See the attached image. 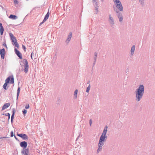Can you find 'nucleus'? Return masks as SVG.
<instances>
[{"label":"nucleus","mask_w":155,"mask_h":155,"mask_svg":"<svg viewBox=\"0 0 155 155\" xmlns=\"http://www.w3.org/2000/svg\"><path fill=\"white\" fill-rule=\"evenodd\" d=\"M107 127L106 126L105 127L102 134L100 137L99 142L98 144V148L97 150L98 152L100 151L101 150L102 146L104 144V142L107 138V137L106 135V134L107 131Z\"/></svg>","instance_id":"obj_1"},{"label":"nucleus","mask_w":155,"mask_h":155,"mask_svg":"<svg viewBox=\"0 0 155 155\" xmlns=\"http://www.w3.org/2000/svg\"><path fill=\"white\" fill-rule=\"evenodd\" d=\"M144 92V87L142 84L140 85L136 91V97H142L143 95Z\"/></svg>","instance_id":"obj_2"},{"label":"nucleus","mask_w":155,"mask_h":155,"mask_svg":"<svg viewBox=\"0 0 155 155\" xmlns=\"http://www.w3.org/2000/svg\"><path fill=\"white\" fill-rule=\"evenodd\" d=\"M114 10L115 12L116 15L117 16L118 18L119 19V21L121 23L123 20V17L122 15V14L116 8L114 7V6H113Z\"/></svg>","instance_id":"obj_3"},{"label":"nucleus","mask_w":155,"mask_h":155,"mask_svg":"<svg viewBox=\"0 0 155 155\" xmlns=\"http://www.w3.org/2000/svg\"><path fill=\"white\" fill-rule=\"evenodd\" d=\"M9 35L11 38L12 44L13 45H15L17 48H18L19 47L18 44L17 43L16 38L14 37L11 33H9Z\"/></svg>","instance_id":"obj_4"},{"label":"nucleus","mask_w":155,"mask_h":155,"mask_svg":"<svg viewBox=\"0 0 155 155\" xmlns=\"http://www.w3.org/2000/svg\"><path fill=\"white\" fill-rule=\"evenodd\" d=\"M117 9L119 11H123V8L122 4L120 0L116 1V2H114Z\"/></svg>","instance_id":"obj_5"},{"label":"nucleus","mask_w":155,"mask_h":155,"mask_svg":"<svg viewBox=\"0 0 155 155\" xmlns=\"http://www.w3.org/2000/svg\"><path fill=\"white\" fill-rule=\"evenodd\" d=\"M24 64V71L25 73H27L28 71L29 65L27 60L25 58L22 61Z\"/></svg>","instance_id":"obj_6"},{"label":"nucleus","mask_w":155,"mask_h":155,"mask_svg":"<svg viewBox=\"0 0 155 155\" xmlns=\"http://www.w3.org/2000/svg\"><path fill=\"white\" fill-rule=\"evenodd\" d=\"M8 83L13 84L14 83V79L13 75H12L8 77L5 80Z\"/></svg>","instance_id":"obj_7"},{"label":"nucleus","mask_w":155,"mask_h":155,"mask_svg":"<svg viewBox=\"0 0 155 155\" xmlns=\"http://www.w3.org/2000/svg\"><path fill=\"white\" fill-rule=\"evenodd\" d=\"M109 22L110 24L111 27H113L114 26V19L113 17H111L110 14L109 15Z\"/></svg>","instance_id":"obj_8"},{"label":"nucleus","mask_w":155,"mask_h":155,"mask_svg":"<svg viewBox=\"0 0 155 155\" xmlns=\"http://www.w3.org/2000/svg\"><path fill=\"white\" fill-rule=\"evenodd\" d=\"M17 135L21 137L23 140H28V137L27 135L25 134H17Z\"/></svg>","instance_id":"obj_9"},{"label":"nucleus","mask_w":155,"mask_h":155,"mask_svg":"<svg viewBox=\"0 0 155 155\" xmlns=\"http://www.w3.org/2000/svg\"><path fill=\"white\" fill-rule=\"evenodd\" d=\"M20 145L21 147L23 148V149H26V147L28 145V143L27 142L24 141L20 143Z\"/></svg>","instance_id":"obj_10"},{"label":"nucleus","mask_w":155,"mask_h":155,"mask_svg":"<svg viewBox=\"0 0 155 155\" xmlns=\"http://www.w3.org/2000/svg\"><path fill=\"white\" fill-rule=\"evenodd\" d=\"M14 51L15 53L19 57V58L21 59L22 58V56L21 53L15 48Z\"/></svg>","instance_id":"obj_11"},{"label":"nucleus","mask_w":155,"mask_h":155,"mask_svg":"<svg viewBox=\"0 0 155 155\" xmlns=\"http://www.w3.org/2000/svg\"><path fill=\"white\" fill-rule=\"evenodd\" d=\"M5 53V51L4 48L0 50V54L2 59H4V58Z\"/></svg>","instance_id":"obj_12"},{"label":"nucleus","mask_w":155,"mask_h":155,"mask_svg":"<svg viewBox=\"0 0 155 155\" xmlns=\"http://www.w3.org/2000/svg\"><path fill=\"white\" fill-rule=\"evenodd\" d=\"M72 34L71 32H70L69 33V34L67 38L65 41V42L66 43L67 45H68L69 43L71 41V39L72 38Z\"/></svg>","instance_id":"obj_13"},{"label":"nucleus","mask_w":155,"mask_h":155,"mask_svg":"<svg viewBox=\"0 0 155 155\" xmlns=\"http://www.w3.org/2000/svg\"><path fill=\"white\" fill-rule=\"evenodd\" d=\"M21 153L22 154V155H28L29 153L28 148L23 149L21 151Z\"/></svg>","instance_id":"obj_14"},{"label":"nucleus","mask_w":155,"mask_h":155,"mask_svg":"<svg viewBox=\"0 0 155 155\" xmlns=\"http://www.w3.org/2000/svg\"><path fill=\"white\" fill-rule=\"evenodd\" d=\"M10 105V104L9 103H7L5 104L2 107V110H4L7 108Z\"/></svg>","instance_id":"obj_15"},{"label":"nucleus","mask_w":155,"mask_h":155,"mask_svg":"<svg viewBox=\"0 0 155 155\" xmlns=\"http://www.w3.org/2000/svg\"><path fill=\"white\" fill-rule=\"evenodd\" d=\"M135 50V45H133L131 48L130 50V55L131 56H133L134 54V51Z\"/></svg>","instance_id":"obj_16"},{"label":"nucleus","mask_w":155,"mask_h":155,"mask_svg":"<svg viewBox=\"0 0 155 155\" xmlns=\"http://www.w3.org/2000/svg\"><path fill=\"white\" fill-rule=\"evenodd\" d=\"M140 5L142 7H144L145 4L144 2V0H138Z\"/></svg>","instance_id":"obj_17"},{"label":"nucleus","mask_w":155,"mask_h":155,"mask_svg":"<svg viewBox=\"0 0 155 155\" xmlns=\"http://www.w3.org/2000/svg\"><path fill=\"white\" fill-rule=\"evenodd\" d=\"M18 17L17 16L12 14L10 15L9 17V18L12 19H16Z\"/></svg>","instance_id":"obj_18"},{"label":"nucleus","mask_w":155,"mask_h":155,"mask_svg":"<svg viewBox=\"0 0 155 155\" xmlns=\"http://www.w3.org/2000/svg\"><path fill=\"white\" fill-rule=\"evenodd\" d=\"M48 18V10L47 13L46 15H45L44 20H43V22H45Z\"/></svg>","instance_id":"obj_19"},{"label":"nucleus","mask_w":155,"mask_h":155,"mask_svg":"<svg viewBox=\"0 0 155 155\" xmlns=\"http://www.w3.org/2000/svg\"><path fill=\"white\" fill-rule=\"evenodd\" d=\"M8 84V83L6 81H5V83L3 85V88L5 90H7L8 87V86L7 87Z\"/></svg>","instance_id":"obj_20"},{"label":"nucleus","mask_w":155,"mask_h":155,"mask_svg":"<svg viewBox=\"0 0 155 155\" xmlns=\"http://www.w3.org/2000/svg\"><path fill=\"white\" fill-rule=\"evenodd\" d=\"M4 31V29L3 27L0 28V32L1 35H2Z\"/></svg>","instance_id":"obj_21"},{"label":"nucleus","mask_w":155,"mask_h":155,"mask_svg":"<svg viewBox=\"0 0 155 155\" xmlns=\"http://www.w3.org/2000/svg\"><path fill=\"white\" fill-rule=\"evenodd\" d=\"M17 91V97H18L19 95L20 92V89L19 87H18V88Z\"/></svg>","instance_id":"obj_22"},{"label":"nucleus","mask_w":155,"mask_h":155,"mask_svg":"<svg viewBox=\"0 0 155 155\" xmlns=\"http://www.w3.org/2000/svg\"><path fill=\"white\" fill-rule=\"evenodd\" d=\"M97 52H95L94 53V60L95 61H96L97 57Z\"/></svg>","instance_id":"obj_23"},{"label":"nucleus","mask_w":155,"mask_h":155,"mask_svg":"<svg viewBox=\"0 0 155 155\" xmlns=\"http://www.w3.org/2000/svg\"><path fill=\"white\" fill-rule=\"evenodd\" d=\"M5 116H8V122L10 117V114L8 113H6V114H5Z\"/></svg>","instance_id":"obj_24"},{"label":"nucleus","mask_w":155,"mask_h":155,"mask_svg":"<svg viewBox=\"0 0 155 155\" xmlns=\"http://www.w3.org/2000/svg\"><path fill=\"white\" fill-rule=\"evenodd\" d=\"M78 90L77 89H76L75 91L74 92V97H77V94H78Z\"/></svg>","instance_id":"obj_25"},{"label":"nucleus","mask_w":155,"mask_h":155,"mask_svg":"<svg viewBox=\"0 0 155 155\" xmlns=\"http://www.w3.org/2000/svg\"><path fill=\"white\" fill-rule=\"evenodd\" d=\"M15 115L12 114L11 117V122L12 123L13 122V119L14 118Z\"/></svg>","instance_id":"obj_26"},{"label":"nucleus","mask_w":155,"mask_h":155,"mask_svg":"<svg viewBox=\"0 0 155 155\" xmlns=\"http://www.w3.org/2000/svg\"><path fill=\"white\" fill-rule=\"evenodd\" d=\"M91 87L90 85L89 84V86L87 88L86 91L88 93Z\"/></svg>","instance_id":"obj_27"},{"label":"nucleus","mask_w":155,"mask_h":155,"mask_svg":"<svg viewBox=\"0 0 155 155\" xmlns=\"http://www.w3.org/2000/svg\"><path fill=\"white\" fill-rule=\"evenodd\" d=\"M98 6H97V7H96L95 8V13L96 14H97L98 12Z\"/></svg>","instance_id":"obj_28"},{"label":"nucleus","mask_w":155,"mask_h":155,"mask_svg":"<svg viewBox=\"0 0 155 155\" xmlns=\"http://www.w3.org/2000/svg\"><path fill=\"white\" fill-rule=\"evenodd\" d=\"M27 110L25 109H23L22 110V113L25 115L27 113Z\"/></svg>","instance_id":"obj_29"},{"label":"nucleus","mask_w":155,"mask_h":155,"mask_svg":"<svg viewBox=\"0 0 155 155\" xmlns=\"http://www.w3.org/2000/svg\"><path fill=\"white\" fill-rule=\"evenodd\" d=\"M125 73H127V74H126L127 75V74H129V69L128 68H127L126 69Z\"/></svg>","instance_id":"obj_30"},{"label":"nucleus","mask_w":155,"mask_h":155,"mask_svg":"<svg viewBox=\"0 0 155 155\" xmlns=\"http://www.w3.org/2000/svg\"><path fill=\"white\" fill-rule=\"evenodd\" d=\"M15 108H13L12 109V114L13 115H15Z\"/></svg>","instance_id":"obj_31"},{"label":"nucleus","mask_w":155,"mask_h":155,"mask_svg":"<svg viewBox=\"0 0 155 155\" xmlns=\"http://www.w3.org/2000/svg\"><path fill=\"white\" fill-rule=\"evenodd\" d=\"M14 135H14L13 131H11V135H10L11 137H12L13 136H14Z\"/></svg>","instance_id":"obj_32"},{"label":"nucleus","mask_w":155,"mask_h":155,"mask_svg":"<svg viewBox=\"0 0 155 155\" xmlns=\"http://www.w3.org/2000/svg\"><path fill=\"white\" fill-rule=\"evenodd\" d=\"M14 2V3L15 4H18V2L17 0H13Z\"/></svg>","instance_id":"obj_33"},{"label":"nucleus","mask_w":155,"mask_h":155,"mask_svg":"<svg viewBox=\"0 0 155 155\" xmlns=\"http://www.w3.org/2000/svg\"><path fill=\"white\" fill-rule=\"evenodd\" d=\"M29 108V104H28L26 105L25 107V108L26 109H28Z\"/></svg>","instance_id":"obj_34"},{"label":"nucleus","mask_w":155,"mask_h":155,"mask_svg":"<svg viewBox=\"0 0 155 155\" xmlns=\"http://www.w3.org/2000/svg\"><path fill=\"white\" fill-rule=\"evenodd\" d=\"M22 48L23 49L24 51L25 52L26 51V47L24 45H22Z\"/></svg>","instance_id":"obj_35"},{"label":"nucleus","mask_w":155,"mask_h":155,"mask_svg":"<svg viewBox=\"0 0 155 155\" xmlns=\"http://www.w3.org/2000/svg\"><path fill=\"white\" fill-rule=\"evenodd\" d=\"M2 45L3 46L5 47L6 48H7V45L5 43H4Z\"/></svg>","instance_id":"obj_36"},{"label":"nucleus","mask_w":155,"mask_h":155,"mask_svg":"<svg viewBox=\"0 0 155 155\" xmlns=\"http://www.w3.org/2000/svg\"><path fill=\"white\" fill-rule=\"evenodd\" d=\"M14 137L15 138V139L18 141H19V140H18V138L16 137L15 136V135H14Z\"/></svg>","instance_id":"obj_37"},{"label":"nucleus","mask_w":155,"mask_h":155,"mask_svg":"<svg viewBox=\"0 0 155 155\" xmlns=\"http://www.w3.org/2000/svg\"><path fill=\"white\" fill-rule=\"evenodd\" d=\"M94 6H96V7L98 6V4L97 2H96V3H95V4L94 5Z\"/></svg>","instance_id":"obj_38"},{"label":"nucleus","mask_w":155,"mask_h":155,"mask_svg":"<svg viewBox=\"0 0 155 155\" xmlns=\"http://www.w3.org/2000/svg\"><path fill=\"white\" fill-rule=\"evenodd\" d=\"M96 61H94V63H93V67L94 66V65L96 63Z\"/></svg>","instance_id":"obj_39"},{"label":"nucleus","mask_w":155,"mask_h":155,"mask_svg":"<svg viewBox=\"0 0 155 155\" xmlns=\"http://www.w3.org/2000/svg\"><path fill=\"white\" fill-rule=\"evenodd\" d=\"M55 57H54L53 58V60H55L56 58H57V56H56V54H55Z\"/></svg>","instance_id":"obj_40"},{"label":"nucleus","mask_w":155,"mask_h":155,"mask_svg":"<svg viewBox=\"0 0 155 155\" xmlns=\"http://www.w3.org/2000/svg\"><path fill=\"white\" fill-rule=\"evenodd\" d=\"M92 120H90V126L91 125V124H92Z\"/></svg>","instance_id":"obj_41"},{"label":"nucleus","mask_w":155,"mask_h":155,"mask_svg":"<svg viewBox=\"0 0 155 155\" xmlns=\"http://www.w3.org/2000/svg\"><path fill=\"white\" fill-rule=\"evenodd\" d=\"M3 27L2 23H0V28Z\"/></svg>","instance_id":"obj_42"},{"label":"nucleus","mask_w":155,"mask_h":155,"mask_svg":"<svg viewBox=\"0 0 155 155\" xmlns=\"http://www.w3.org/2000/svg\"><path fill=\"white\" fill-rule=\"evenodd\" d=\"M33 52H32L31 54V58L33 60V58H32V55H33Z\"/></svg>","instance_id":"obj_43"},{"label":"nucleus","mask_w":155,"mask_h":155,"mask_svg":"<svg viewBox=\"0 0 155 155\" xmlns=\"http://www.w3.org/2000/svg\"><path fill=\"white\" fill-rule=\"evenodd\" d=\"M7 138L6 137H1L0 139L5 138Z\"/></svg>","instance_id":"obj_44"},{"label":"nucleus","mask_w":155,"mask_h":155,"mask_svg":"<svg viewBox=\"0 0 155 155\" xmlns=\"http://www.w3.org/2000/svg\"><path fill=\"white\" fill-rule=\"evenodd\" d=\"M45 22H43V21L41 22L39 24V26H40L42 24H43Z\"/></svg>","instance_id":"obj_45"},{"label":"nucleus","mask_w":155,"mask_h":155,"mask_svg":"<svg viewBox=\"0 0 155 155\" xmlns=\"http://www.w3.org/2000/svg\"><path fill=\"white\" fill-rule=\"evenodd\" d=\"M140 97H137V98L136 99L137 100V101H139L140 100Z\"/></svg>","instance_id":"obj_46"},{"label":"nucleus","mask_w":155,"mask_h":155,"mask_svg":"<svg viewBox=\"0 0 155 155\" xmlns=\"http://www.w3.org/2000/svg\"><path fill=\"white\" fill-rule=\"evenodd\" d=\"M92 3H94V2H96V0H92Z\"/></svg>","instance_id":"obj_47"},{"label":"nucleus","mask_w":155,"mask_h":155,"mask_svg":"<svg viewBox=\"0 0 155 155\" xmlns=\"http://www.w3.org/2000/svg\"><path fill=\"white\" fill-rule=\"evenodd\" d=\"M90 81H89L87 82V84H89V83H90Z\"/></svg>","instance_id":"obj_48"},{"label":"nucleus","mask_w":155,"mask_h":155,"mask_svg":"<svg viewBox=\"0 0 155 155\" xmlns=\"http://www.w3.org/2000/svg\"><path fill=\"white\" fill-rule=\"evenodd\" d=\"M18 97H16V100H18Z\"/></svg>","instance_id":"obj_49"},{"label":"nucleus","mask_w":155,"mask_h":155,"mask_svg":"<svg viewBox=\"0 0 155 155\" xmlns=\"http://www.w3.org/2000/svg\"><path fill=\"white\" fill-rule=\"evenodd\" d=\"M101 0V1H102V2H103V1H104V0Z\"/></svg>","instance_id":"obj_50"},{"label":"nucleus","mask_w":155,"mask_h":155,"mask_svg":"<svg viewBox=\"0 0 155 155\" xmlns=\"http://www.w3.org/2000/svg\"><path fill=\"white\" fill-rule=\"evenodd\" d=\"M36 58H34V59H36Z\"/></svg>","instance_id":"obj_51"},{"label":"nucleus","mask_w":155,"mask_h":155,"mask_svg":"<svg viewBox=\"0 0 155 155\" xmlns=\"http://www.w3.org/2000/svg\"><path fill=\"white\" fill-rule=\"evenodd\" d=\"M28 0H26V1H28Z\"/></svg>","instance_id":"obj_52"}]
</instances>
